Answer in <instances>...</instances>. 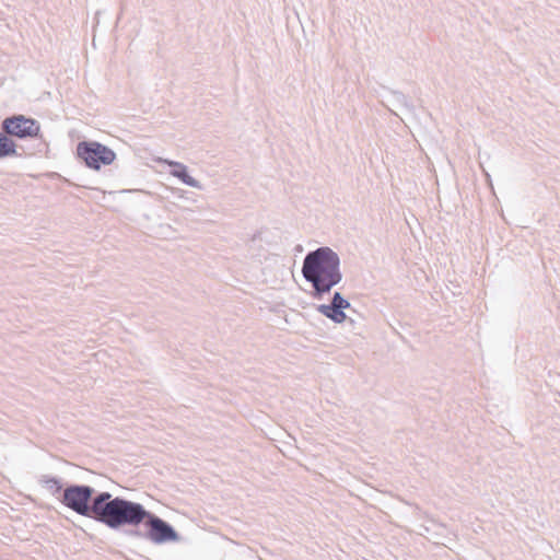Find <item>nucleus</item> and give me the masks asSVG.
<instances>
[{
  "label": "nucleus",
  "instance_id": "f257e3e1",
  "mask_svg": "<svg viewBox=\"0 0 560 560\" xmlns=\"http://www.w3.org/2000/svg\"><path fill=\"white\" fill-rule=\"evenodd\" d=\"M110 493L103 492L94 499L91 506L94 518L110 527L125 524L138 525L144 521L147 511L141 504L119 498L110 500Z\"/></svg>",
  "mask_w": 560,
  "mask_h": 560
},
{
  "label": "nucleus",
  "instance_id": "9d476101",
  "mask_svg": "<svg viewBox=\"0 0 560 560\" xmlns=\"http://www.w3.org/2000/svg\"><path fill=\"white\" fill-rule=\"evenodd\" d=\"M335 282H318V281H315L313 282L314 287L316 288V290H324V291H328L331 287V284H334Z\"/></svg>",
  "mask_w": 560,
  "mask_h": 560
},
{
  "label": "nucleus",
  "instance_id": "20e7f679",
  "mask_svg": "<svg viewBox=\"0 0 560 560\" xmlns=\"http://www.w3.org/2000/svg\"><path fill=\"white\" fill-rule=\"evenodd\" d=\"M92 495V489L86 486H72L63 492V504L85 516H93L89 501Z\"/></svg>",
  "mask_w": 560,
  "mask_h": 560
},
{
  "label": "nucleus",
  "instance_id": "39448f33",
  "mask_svg": "<svg viewBox=\"0 0 560 560\" xmlns=\"http://www.w3.org/2000/svg\"><path fill=\"white\" fill-rule=\"evenodd\" d=\"M2 129L5 133L13 137L33 138L38 136L40 126L38 121L33 118H27L23 115H16L4 119L2 122Z\"/></svg>",
  "mask_w": 560,
  "mask_h": 560
},
{
  "label": "nucleus",
  "instance_id": "7ed1b4c3",
  "mask_svg": "<svg viewBox=\"0 0 560 560\" xmlns=\"http://www.w3.org/2000/svg\"><path fill=\"white\" fill-rule=\"evenodd\" d=\"M78 155L91 168L98 170L102 165L114 162L116 154L113 150L98 142H81L77 148Z\"/></svg>",
  "mask_w": 560,
  "mask_h": 560
},
{
  "label": "nucleus",
  "instance_id": "6e6552de",
  "mask_svg": "<svg viewBox=\"0 0 560 560\" xmlns=\"http://www.w3.org/2000/svg\"><path fill=\"white\" fill-rule=\"evenodd\" d=\"M168 164L174 166V170L172 171L174 176L178 177L182 182L189 186H197L196 180L188 175L186 166L175 162H170Z\"/></svg>",
  "mask_w": 560,
  "mask_h": 560
},
{
  "label": "nucleus",
  "instance_id": "423d86ee",
  "mask_svg": "<svg viewBox=\"0 0 560 560\" xmlns=\"http://www.w3.org/2000/svg\"><path fill=\"white\" fill-rule=\"evenodd\" d=\"M144 525L147 526V536L155 544H162L165 541H175L178 539L176 532L163 520L147 512L144 518Z\"/></svg>",
  "mask_w": 560,
  "mask_h": 560
},
{
  "label": "nucleus",
  "instance_id": "1a4fd4ad",
  "mask_svg": "<svg viewBox=\"0 0 560 560\" xmlns=\"http://www.w3.org/2000/svg\"><path fill=\"white\" fill-rule=\"evenodd\" d=\"M16 154L15 143L5 135L0 133V159Z\"/></svg>",
  "mask_w": 560,
  "mask_h": 560
},
{
  "label": "nucleus",
  "instance_id": "f03ea898",
  "mask_svg": "<svg viewBox=\"0 0 560 560\" xmlns=\"http://www.w3.org/2000/svg\"><path fill=\"white\" fill-rule=\"evenodd\" d=\"M305 280H339V258L328 247L308 254L303 265Z\"/></svg>",
  "mask_w": 560,
  "mask_h": 560
},
{
  "label": "nucleus",
  "instance_id": "0eeeda50",
  "mask_svg": "<svg viewBox=\"0 0 560 560\" xmlns=\"http://www.w3.org/2000/svg\"><path fill=\"white\" fill-rule=\"evenodd\" d=\"M349 307V302L339 293H335L330 305H322L320 312L336 323H342L346 319L345 308Z\"/></svg>",
  "mask_w": 560,
  "mask_h": 560
}]
</instances>
